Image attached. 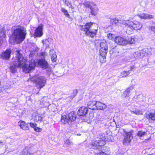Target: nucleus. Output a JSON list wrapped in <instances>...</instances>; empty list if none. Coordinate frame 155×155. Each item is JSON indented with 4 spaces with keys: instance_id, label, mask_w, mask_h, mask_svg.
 Masks as SVG:
<instances>
[{
    "instance_id": "nucleus-41",
    "label": "nucleus",
    "mask_w": 155,
    "mask_h": 155,
    "mask_svg": "<svg viewBox=\"0 0 155 155\" xmlns=\"http://www.w3.org/2000/svg\"><path fill=\"white\" fill-rule=\"evenodd\" d=\"M29 124H30V127H31L33 128L34 129L37 126V124L35 123H29Z\"/></svg>"
},
{
    "instance_id": "nucleus-31",
    "label": "nucleus",
    "mask_w": 155,
    "mask_h": 155,
    "mask_svg": "<svg viewBox=\"0 0 155 155\" xmlns=\"http://www.w3.org/2000/svg\"><path fill=\"white\" fill-rule=\"evenodd\" d=\"M150 25L149 26V28L155 32V22H151Z\"/></svg>"
},
{
    "instance_id": "nucleus-8",
    "label": "nucleus",
    "mask_w": 155,
    "mask_h": 155,
    "mask_svg": "<svg viewBox=\"0 0 155 155\" xmlns=\"http://www.w3.org/2000/svg\"><path fill=\"white\" fill-rule=\"evenodd\" d=\"M105 143L103 141H100V140L97 139L90 145V147L91 148L97 149L99 148L98 147L104 146Z\"/></svg>"
},
{
    "instance_id": "nucleus-12",
    "label": "nucleus",
    "mask_w": 155,
    "mask_h": 155,
    "mask_svg": "<svg viewBox=\"0 0 155 155\" xmlns=\"http://www.w3.org/2000/svg\"><path fill=\"white\" fill-rule=\"evenodd\" d=\"M110 137L111 136L110 135H108L104 133H101L99 135L97 139L99 140L100 141H103L104 143H105L106 141L109 142L110 140H112L111 139H109V138H110Z\"/></svg>"
},
{
    "instance_id": "nucleus-39",
    "label": "nucleus",
    "mask_w": 155,
    "mask_h": 155,
    "mask_svg": "<svg viewBox=\"0 0 155 155\" xmlns=\"http://www.w3.org/2000/svg\"><path fill=\"white\" fill-rule=\"evenodd\" d=\"M35 51H33L30 52V54H29V57H33L34 55H35L36 54Z\"/></svg>"
},
{
    "instance_id": "nucleus-26",
    "label": "nucleus",
    "mask_w": 155,
    "mask_h": 155,
    "mask_svg": "<svg viewBox=\"0 0 155 155\" xmlns=\"http://www.w3.org/2000/svg\"><path fill=\"white\" fill-rule=\"evenodd\" d=\"M144 116L148 119H151L152 120H155V114L153 113H146Z\"/></svg>"
},
{
    "instance_id": "nucleus-40",
    "label": "nucleus",
    "mask_w": 155,
    "mask_h": 155,
    "mask_svg": "<svg viewBox=\"0 0 155 155\" xmlns=\"http://www.w3.org/2000/svg\"><path fill=\"white\" fill-rule=\"evenodd\" d=\"M95 155H106V154L102 151H100L98 153H96Z\"/></svg>"
},
{
    "instance_id": "nucleus-25",
    "label": "nucleus",
    "mask_w": 155,
    "mask_h": 155,
    "mask_svg": "<svg viewBox=\"0 0 155 155\" xmlns=\"http://www.w3.org/2000/svg\"><path fill=\"white\" fill-rule=\"evenodd\" d=\"M90 9L91 15H95L97 14L98 11V9L95 4V5L92 6Z\"/></svg>"
},
{
    "instance_id": "nucleus-44",
    "label": "nucleus",
    "mask_w": 155,
    "mask_h": 155,
    "mask_svg": "<svg viewBox=\"0 0 155 155\" xmlns=\"http://www.w3.org/2000/svg\"><path fill=\"white\" fill-rule=\"evenodd\" d=\"M65 143L68 146L70 145L71 143L70 142L69 140H67Z\"/></svg>"
},
{
    "instance_id": "nucleus-45",
    "label": "nucleus",
    "mask_w": 155,
    "mask_h": 155,
    "mask_svg": "<svg viewBox=\"0 0 155 155\" xmlns=\"http://www.w3.org/2000/svg\"><path fill=\"white\" fill-rule=\"evenodd\" d=\"M151 62L152 63L155 64V57L153 58Z\"/></svg>"
},
{
    "instance_id": "nucleus-37",
    "label": "nucleus",
    "mask_w": 155,
    "mask_h": 155,
    "mask_svg": "<svg viewBox=\"0 0 155 155\" xmlns=\"http://www.w3.org/2000/svg\"><path fill=\"white\" fill-rule=\"evenodd\" d=\"M107 37L109 39L113 40L115 37V36L114 35L109 33L107 34Z\"/></svg>"
},
{
    "instance_id": "nucleus-1",
    "label": "nucleus",
    "mask_w": 155,
    "mask_h": 155,
    "mask_svg": "<svg viewBox=\"0 0 155 155\" xmlns=\"http://www.w3.org/2000/svg\"><path fill=\"white\" fill-rule=\"evenodd\" d=\"M20 51H16L15 59L13 61L10 68L11 72L15 73L16 71V68H22L23 71L26 73H29L31 71L34 69L35 63L34 60H31L29 62V64H26L27 59L26 57H24L20 53Z\"/></svg>"
},
{
    "instance_id": "nucleus-13",
    "label": "nucleus",
    "mask_w": 155,
    "mask_h": 155,
    "mask_svg": "<svg viewBox=\"0 0 155 155\" xmlns=\"http://www.w3.org/2000/svg\"><path fill=\"white\" fill-rule=\"evenodd\" d=\"M43 25L42 24H40L36 29L34 34L35 36L40 37L43 35Z\"/></svg>"
},
{
    "instance_id": "nucleus-47",
    "label": "nucleus",
    "mask_w": 155,
    "mask_h": 155,
    "mask_svg": "<svg viewBox=\"0 0 155 155\" xmlns=\"http://www.w3.org/2000/svg\"><path fill=\"white\" fill-rule=\"evenodd\" d=\"M143 97V96L141 95H139L138 97H137L138 98H139L141 97Z\"/></svg>"
},
{
    "instance_id": "nucleus-9",
    "label": "nucleus",
    "mask_w": 155,
    "mask_h": 155,
    "mask_svg": "<svg viewBox=\"0 0 155 155\" xmlns=\"http://www.w3.org/2000/svg\"><path fill=\"white\" fill-rule=\"evenodd\" d=\"M95 45L97 46L98 45H100V49L101 51L104 50L105 49H107L108 47L107 46V43L105 41H103L101 42L100 40H96L95 42Z\"/></svg>"
},
{
    "instance_id": "nucleus-18",
    "label": "nucleus",
    "mask_w": 155,
    "mask_h": 155,
    "mask_svg": "<svg viewBox=\"0 0 155 155\" xmlns=\"http://www.w3.org/2000/svg\"><path fill=\"white\" fill-rule=\"evenodd\" d=\"M88 111L87 108L84 106L80 107L78 111V114L80 116H85Z\"/></svg>"
},
{
    "instance_id": "nucleus-34",
    "label": "nucleus",
    "mask_w": 155,
    "mask_h": 155,
    "mask_svg": "<svg viewBox=\"0 0 155 155\" xmlns=\"http://www.w3.org/2000/svg\"><path fill=\"white\" fill-rule=\"evenodd\" d=\"M130 72V71H123L121 73L122 77H125L127 76Z\"/></svg>"
},
{
    "instance_id": "nucleus-22",
    "label": "nucleus",
    "mask_w": 155,
    "mask_h": 155,
    "mask_svg": "<svg viewBox=\"0 0 155 155\" xmlns=\"http://www.w3.org/2000/svg\"><path fill=\"white\" fill-rule=\"evenodd\" d=\"M96 105V109L97 110H104L107 107L106 105L99 101H97Z\"/></svg>"
},
{
    "instance_id": "nucleus-43",
    "label": "nucleus",
    "mask_w": 155,
    "mask_h": 155,
    "mask_svg": "<svg viewBox=\"0 0 155 155\" xmlns=\"http://www.w3.org/2000/svg\"><path fill=\"white\" fill-rule=\"evenodd\" d=\"M47 55V54L45 52H42L40 54V55L43 57L44 58H45Z\"/></svg>"
},
{
    "instance_id": "nucleus-2",
    "label": "nucleus",
    "mask_w": 155,
    "mask_h": 155,
    "mask_svg": "<svg viewBox=\"0 0 155 155\" xmlns=\"http://www.w3.org/2000/svg\"><path fill=\"white\" fill-rule=\"evenodd\" d=\"M12 35L10 36L9 42L20 41H22L25 38L26 30L24 27L14 26L12 29Z\"/></svg>"
},
{
    "instance_id": "nucleus-3",
    "label": "nucleus",
    "mask_w": 155,
    "mask_h": 155,
    "mask_svg": "<svg viewBox=\"0 0 155 155\" xmlns=\"http://www.w3.org/2000/svg\"><path fill=\"white\" fill-rule=\"evenodd\" d=\"M80 29L83 31L88 36L93 38L95 36L97 31V26L92 22L86 23L85 25H79Z\"/></svg>"
},
{
    "instance_id": "nucleus-42",
    "label": "nucleus",
    "mask_w": 155,
    "mask_h": 155,
    "mask_svg": "<svg viewBox=\"0 0 155 155\" xmlns=\"http://www.w3.org/2000/svg\"><path fill=\"white\" fill-rule=\"evenodd\" d=\"M34 130L37 132H40L41 131V129L40 128L37 127L36 126L34 129Z\"/></svg>"
},
{
    "instance_id": "nucleus-48",
    "label": "nucleus",
    "mask_w": 155,
    "mask_h": 155,
    "mask_svg": "<svg viewBox=\"0 0 155 155\" xmlns=\"http://www.w3.org/2000/svg\"><path fill=\"white\" fill-rule=\"evenodd\" d=\"M3 143V141H2V140H0V143L2 144V143Z\"/></svg>"
},
{
    "instance_id": "nucleus-32",
    "label": "nucleus",
    "mask_w": 155,
    "mask_h": 155,
    "mask_svg": "<svg viewBox=\"0 0 155 155\" xmlns=\"http://www.w3.org/2000/svg\"><path fill=\"white\" fill-rule=\"evenodd\" d=\"M147 135V133L146 132L143 131H138L137 133V135L140 138Z\"/></svg>"
},
{
    "instance_id": "nucleus-33",
    "label": "nucleus",
    "mask_w": 155,
    "mask_h": 155,
    "mask_svg": "<svg viewBox=\"0 0 155 155\" xmlns=\"http://www.w3.org/2000/svg\"><path fill=\"white\" fill-rule=\"evenodd\" d=\"M65 5L68 6L69 8H71L72 9L74 8V7H73L71 5V2H69L68 0H65Z\"/></svg>"
},
{
    "instance_id": "nucleus-21",
    "label": "nucleus",
    "mask_w": 155,
    "mask_h": 155,
    "mask_svg": "<svg viewBox=\"0 0 155 155\" xmlns=\"http://www.w3.org/2000/svg\"><path fill=\"white\" fill-rule=\"evenodd\" d=\"M141 19H150L153 18V16L151 15L142 13L137 15Z\"/></svg>"
},
{
    "instance_id": "nucleus-29",
    "label": "nucleus",
    "mask_w": 155,
    "mask_h": 155,
    "mask_svg": "<svg viewBox=\"0 0 155 155\" xmlns=\"http://www.w3.org/2000/svg\"><path fill=\"white\" fill-rule=\"evenodd\" d=\"M130 111L132 113L134 114L137 115L143 114V111L138 109H135L134 110H130Z\"/></svg>"
},
{
    "instance_id": "nucleus-4",
    "label": "nucleus",
    "mask_w": 155,
    "mask_h": 155,
    "mask_svg": "<svg viewBox=\"0 0 155 155\" xmlns=\"http://www.w3.org/2000/svg\"><path fill=\"white\" fill-rule=\"evenodd\" d=\"M76 119V115L73 111L70 113L68 116L63 115L61 117V120L64 124L68 123L70 124L74 122Z\"/></svg>"
},
{
    "instance_id": "nucleus-16",
    "label": "nucleus",
    "mask_w": 155,
    "mask_h": 155,
    "mask_svg": "<svg viewBox=\"0 0 155 155\" xmlns=\"http://www.w3.org/2000/svg\"><path fill=\"white\" fill-rule=\"evenodd\" d=\"M12 51L10 49H7L6 50L2 53L1 57L3 59L8 60L10 57Z\"/></svg>"
},
{
    "instance_id": "nucleus-30",
    "label": "nucleus",
    "mask_w": 155,
    "mask_h": 155,
    "mask_svg": "<svg viewBox=\"0 0 155 155\" xmlns=\"http://www.w3.org/2000/svg\"><path fill=\"white\" fill-rule=\"evenodd\" d=\"M127 44H133L135 43V41L134 38L130 37L128 38V40H127Z\"/></svg>"
},
{
    "instance_id": "nucleus-14",
    "label": "nucleus",
    "mask_w": 155,
    "mask_h": 155,
    "mask_svg": "<svg viewBox=\"0 0 155 155\" xmlns=\"http://www.w3.org/2000/svg\"><path fill=\"white\" fill-rule=\"evenodd\" d=\"M126 20L123 17H119L117 18H112L110 19L111 22L114 23L115 24H117L118 23L121 24L122 25L124 24V22Z\"/></svg>"
},
{
    "instance_id": "nucleus-19",
    "label": "nucleus",
    "mask_w": 155,
    "mask_h": 155,
    "mask_svg": "<svg viewBox=\"0 0 155 155\" xmlns=\"http://www.w3.org/2000/svg\"><path fill=\"white\" fill-rule=\"evenodd\" d=\"M134 88V87L132 86H131L127 88L125 91L124 92L122 95V97L124 98L129 97L130 91L133 90Z\"/></svg>"
},
{
    "instance_id": "nucleus-38",
    "label": "nucleus",
    "mask_w": 155,
    "mask_h": 155,
    "mask_svg": "<svg viewBox=\"0 0 155 155\" xmlns=\"http://www.w3.org/2000/svg\"><path fill=\"white\" fill-rule=\"evenodd\" d=\"M42 117L38 116H36L35 118V120L36 121H41L42 120Z\"/></svg>"
},
{
    "instance_id": "nucleus-10",
    "label": "nucleus",
    "mask_w": 155,
    "mask_h": 155,
    "mask_svg": "<svg viewBox=\"0 0 155 155\" xmlns=\"http://www.w3.org/2000/svg\"><path fill=\"white\" fill-rule=\"evenodd\" d=\"M127 22L130 24V23L134 29L135 30H139L142 27V24L137 21H132L129 20V21Z\"/></svg>"
},
{
    "instance_id": "nucleus-20",
    "label": "nucleus",
    "mask_w": 155,
    "mask_h": 155,
    "mask_svg": "<svg viewBox=\"0 0 155 155\" xmlns=\"http://www.w3.org/2000/svg\"><path fill=\"white\" fill-rule=\"evenodd\" d=\"M18 125L20 127L21 129L25 130H28L29 128L28 124L25 122L22 121H20L18 122Z\"/></svg>"
},
{
    "instance_id": "nucleus-46",
    "label": "nucleus",
    "mask_w": 155,
    "mask_h": 155,
    "mask_svg": "<svg viewBox=\"0 0 155 155\" xmlns=\"http://www.w3.org/2000/svg\"><path fill=\"white\" fill-rule=\"evenodd\" d=\"M130 71L132 69H133L134 68V67L133 66H130Z\"/></svg>"
},
{
    "instance_id": "nucleus-27",
    "label": "nucleus",
    "mask_w": 155,
    "mask_h": 155,
    "mask_svg": "<svg viewBox=\"0 0 155 155\" xmlns=\"http://www.w3.org/2000/svg\"><path fill=\"white\" fill-rule=\"evenodd\" d=\"M83 4L85 7L90 9L92 6L95 5V3L93 2H85Z\"/></svg>"
},
{
    "instance_id": "nucleus-6",
    "label": "nucleus",
    "mask_w": 155,
    "mask_h": 155,
    "mask_svg": "<svg viewBox=\"0 0 155 155\" xmlns=\"http://www.w3.org/2000/svg\"><path fill=\"white\" fill-rule=\"evenodd\" d=\"M38 64L41 68L43 69H46L47 73L49 74L51 72V69L49 67L48 63L44 59H39L38 61Z\"/></svg>"
},
{
    "instance_id": "nucleus-5",
    "label": "nucleus",
    "mask_w": 155,
    "mask_h": 155,
    "mask_svg": "<svg viewBox=\"0 0 155 155\" xmlns=\"http://www.w3.org/2000/svg\"><path fill=\"white\" fill-rule=\"evenodd\" d=\"M35 82L38 88L40 89L45 85L47 81L46 78L43 76H36Z\"/></svg>"
},
{
    "instance_id": "nucleus-36",
    "label": "nucleus",
    "mask_w": 155,
    "mask_h": 155,
    "mask_svg": "<svg viewBox=\"0 0 155 155\" xmlns=\"http://www.w3.org/2000/svg\"><path fill=\"white\" fill-rule=\"evenodd\" d=\"M134 57L136 58L141 57V55L140 50L135 52L133 54Z\"/></svg>"
},
{
    "instance_id": "nucleus-23",
    "label": "nucleus",
    "mask_w": 155,
    "mask_h": 155,
    "mask_svg": "<svg viewBox=\"0 0 155 155\" xmlns=\"http://www.w3.org/2000/svg\"><path fill=\"white\" fill-rule=\"evenodd\" d=\"M56 52L54 49H51L49 51V55L51 57L52 61L55 62L56 61L57 56Z\"/></svg>"
},
{
    "instance_id": "nucleus-17",
    "label": "nucleus",
    "mask_w": 155,
    "mask_h": 155,
    "mask_svg": "<svg viewBox=\"0 0 155 155\" xmlns=\"http://www.w3.org/2000/svg\"><path fill=\"white\" fill-rule=\"evenodd\" d=\"M140 51L141 55V57L151 54V48H145L140 50Z\"/></svg>"
},
{
    "instance_id": "nucleus-11",
    "label": "nucleus",
    "mask_w": 155,
    "mask_h": 155,
    "mask_svg": "<svg viewBox=\"0 0 155 155\" xmlns=\"http://www.w3.org/2000/svg\"><path fill=\"white\" fill-rule=\"evenodd\" d=\"M129 21V20H126L124 22L123 25H125L126 27V32L128 35H130L133 32L134 28L130 23V24L127 23V21Z\"/></svg>"
},
{
    "instance_id": "nucleus-24",
    "label": "nucleus",
    "mask_w": 155,
    "mask_h": 155,
    "mask_svg": "<svg viewBox=\"0 0 155 155\" xmlns=\"http://www.w3.org/2000/svg\"><path fill=\"white\" fill-rule=\"evenodd\" d=\"M97 101H91L87 104V106L88 108L92 110L96 109V107Z\"/></svg>"
},
{
    "instance_id": "nucleus-28",
    "label": "nucleus",
    "mask_w": 155,
    "mask_h": 155,
    "mask_svg": "<svg viewBox=\"0 0 155 155\" xmlns=\"http://www.w3.org/2000/svg\"><path fill=\"white\" fill-rule=\"evenodd\" d=\"M107 52V49H105L104 50H103L102 51H101V50H100V55L101 56L103 59L106 58Z\"/></svg>"
},
{
    "instance_id": "nucleus-15",
    "label": "nucleus",
    "mask_w": 155,
    "mask_h": 155,
    "mask_svg": "<svg viewBox=\"0 0 155 155\" xmlns=\"http://www.w3.org/2000/svg\"><path fill=\"white\" fill-rule=\"evenodd\" d=\"M115 43L119 45H127V40L120 37H117L115 38Z\"/></svg>"
},
{
    "instance_id": "nucleus-35",
    "label": "nucleus",
    "mask_w": 155,
    "mask_h": 155,
    "mask_svg": "<svg viewBox=\"0 0 155 155\" xmlns=\"http://www.w3.org/2000/svg\"><path fill=\"white\" fill-rule=\"evenodd\" d=\"M61 11L63 12L64 15L66 16L69 17L70 16V15L68 14L67 10H66L65 8H62Z\"/></svg>"
},
{
    "instance_id": "nucleus-7",
    "label": "nucleus",
    "mask_w": 155,
    "mask_h": 155,
    "mask_svg": "<svg viewBox=\"0 0 155 155\" xmlns=\"http://www.w3.org/2000/svg\"><path fill=\"white\" fill-rule=\"evenodd\" d=\"M123 130L126 134L123 142L124 144H125L130 143L133 138L132 134L133 133V131L131 130L129 132H127L124 129Z\"/></svg>"
}]
</instances>
